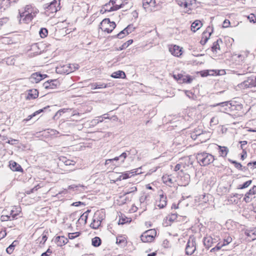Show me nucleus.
Instances as JSON below:
<instances>
[{
	"label": "nucleus",
	"mask_w": 256,
	"mask_h": 256,
	"mask_svg": "<svg viewBox=\"0 0 256 256\" xmlns=\"http://www.w3.org/2000/svg\"><path fill=\"white\" fill-rule=\"evenodd\" d=\"M78 68V65L76 64H60L56 68V72L60 74H68L75 71Z\"/></svg>",
	"instance_id": "nucleus-1"
},
{
	"label": "nucleus",
	"mask_w": 256,
	"mask_h": 256,
	"mask_svg": "<svg viewBox=\"0 0 256 256\" xmlns=\"http://www.w3.org/2000/svg\"><path fill=\"white\" fill-rule=\"evenodd\" d=\"M45 14L48 16H52L60 10V0H54L48 5H45Z\"/></svg>",
	"instance_id": "nucleus-2"
},
{
	"label": "nucleus",
	"mask_w": 256,
	"mask_h": 256,
	"mask_svg": "<svg viewBox=\"0 0 256 256\" xmlns=\"http://www.w3.org/2000/svg\"><path fill=\"white\" fill-rule=\"evenodd\" d=\"M196 158L200 162V164L204 166L210 164L214 160L212 155L206 152L198 154Z\"/></svg>",
	"instance_id": "nucleus-3"
},
{
	"label": "nucleus",
	"mask_w": 256,
	"mask_h": 256,
	"mask_svg": "<svg viewBox=\"0 0 256 256\" xmlns=\"http://www.w3.org/2000/svg\"><path fill=\"white\" fill-rule=\"evenodd\" d=\"M124 2L122 0H110L104 6L105 11L112 12L122 7Z\"/></svg>",
	"instance_id": "nucleus-4"
},
{
	"label": "nucleus",
	"mask_w": 256,
	"mask_h": 256,
	"mask_svg": "<svg viewBox=\"0 0 256 256\" xmlns=\"http://www.w3.org/2000/svg\"><path fill=\"white\" fill-rule=\"evenodd\" d=\"M156 236L154 229H150L144 232L140 236V240L143 242H151Z\"/></svg>",
	"instance_id": "nucleus-5"
},
{
	"label": "nucleus",
	"mask_w": 256,
	"mask_h": 256,
	"mask_svg": "<svg viewBox=\"0 0 256 256\" xmlns=\"http://www.w3.org/2000/svg\"><path fill=\"white\" fill-rule=\"evenodd\" d=\"M116 26L115 22H111L109 18L104 19L100 24V28L108 34L111 32Z\"/></svg>",
	"instance_id": "nucleus-6"
},
{
	"label": "nucleus",
	"mask_w": 256,
	"mask_h": 256,
	"mask_svg": "<svg viewBox=\"0 0 256 256\" xmlns=\"http://www.w3.org/2000/svg\"><path fill=\"white\" fill-rule=\"evenodd\" d=\"M102 212H95L92 222L90 224V227L94 229L98 228L101 224L103 219Z\"/></svg>",
	"instance_id": "nucleus-7"
},
{
	"label": "nucleus",
	"mask_w": 256,
	"mask_h": 256,
	"mask_svg": "<svg viewBox=\"0 0 256 256\" xmlns=\"http://www.w3.org/2000/svg\"><path fill=\"white\" fill-rule=\"evenodd\" d=\"M168 51L173 56L177 58L180 57L183 54V48L176 44L169 46Z\"/></svg>",
	"instance_id": "nucleus-8"
},
{
	"label": "nucleus",
	"mask_w": 256,
	"mask_h": 256,
	"mask_svg": "<svg viewBox=\"0 0 256 256\" xmlns=\"http://www.w3.org/2000/svg\"><path fill=\"white\" fill-rule=\"evenodd\" d=\"M60 85V82L56 80H48L44 82L42 86L45 90H52L56 88Z\"/></svg>",
	"instance_id": "nucleus-9"
},
{
	"label": "nucleus",
	"mask_w": 256,
	"mask_h": 256,
	"mask_svg": "<svg viewBox=\"0 0 256 256\" xmlns=\"http://www.w3.org/2000/svg\"><path fill=\"white\" fill-rule=\"evenodd\" d=\"M244 200L246 202L256 201V186H254L246 194Z\"/></svg>",
	"instance_id": "nucleus-10"
},
{
	"label": "nucleus",
	"mask_w": 256,
	"mask_h": 256,
	"mask_svg": "<svg viewBox=\"0 0 256 256\" xmlns=\"http://www.w3.org/2000/svg\"><path fill=\"white\" fill-rule=\"evenodd\" d=\"M254 79L252 78H248L246 80L238 84L237 86L238 90H242L248 88L254 87Z\"/></svg>",
	"instance_id": "nucleus-11"
},
{
	"label": "nucleus",
	"mask_w": 256,
	"mask_h": 256,
	"mask_svg": "<svg viewBox=\"0 0 256 256\" xmlns=\"http://www.w3.org/2000/svg\"><path fill=\"white\" fill-rule=\"evenodd\" d=\"M32 10H28L25 9V11L20 14V22H21L22 21H23L26 23H28L31 21L34 18L32 16Z\"/></svg>",
	"instance_id": "nucleus-12"
},
{
	"label": "nucleus",
	"mask_w": 256,
	"mask_h": 256,
	"mask_svg": "<svg viewBox=\"0 0 256 256\" xmlns=\"http://www.w3.org/2000/svg\"><path fill=\"white\" fill-rule=\"evenodd\" d=\"M143 7L146 12H152L156 7L155 0H143Z\"/></svg>",
	"instance_id": "nucleus-13"
},
{
	"label": "nucleus",
	"mask_w": 256,
	"mask_h": 256,
	"mask_svg": "<svg viewBox=\"0 0 256 256\" xmlns=\"http://www.w3.org/2000/svg\"><path fill=\"white\" fill-rule=\"evenodd\" d=\"M196 250L195 241L194 238H190L188 242L186 252L188 255L192 254Z\"/></svg>",
	"instance_id": "nucleus-14"
},
{
	"label": "nucleus",
	"mask_w": 256,
	"mask_h": 256,
	"mask_svg": "<svg viewBox=\"0 0 256 256\" xmlns=\"http://www.w3.org/2000/svg\"><path fill=\"white\" fill-rule=\"evenodd\" d=\"M177 3L186 12H189L191 10L192 4L188 0H178Z\"/></svg>",
	"instance_id": "nucleus-15"
},
{
	"label": "nucleus",
	"mask_w": 256,
	"mask_h": 256,
	"mask_svg": "<svg viewBox=\"0 0 256 256\" xmlns=\"http://www.w3.org/2000/svg\"><path fill=\"white\" fill-rule=\"evenodd\" d=\"M47 76H48L46 74H42L38 72H35L31 75L30 80L33 83H38Z\"/></svg>",
	"instance_id": "nucleus-16"
},
{
	"label": "nucleus",
	"mask_w": 256,
	"mask_h": 256,
	"mask_svg": "<svg viewBox=\"0 0 256 256\" xmlns=\"http://www.w3.org/2000/svg\"><path fill=\"white\" fill-rule=\"evenodd\" d=\"M162 180L164 184L170 186L174 184L176 181L174 178L172 174L164 175L162 177Z\"/></svg>",
	"instance_id": "nucleus-17"
},
{
	"label": "nucleus",
	"mask_w": 256,
	"mask_h": 256,
	"mask_svg": "<svg viewBox=\"0 0 256 256\" xmlns=\"http://www.w3.org/2000/svg\"><path fill=\"white\" fill-rule=\"evenodd\" d=\"M134 30V28L129 25L122 30L116 36L119 38H122L128 35V34L132 32Z\"/></svg>",
	"instance_id": "nucleus-18"
},
{
	"label": "nucleus",
	"mask_w": 256,
	"mask_h": 256,
	"mask_svg": "<svg viewBox=\"0 0 256 256\" xmlns=\"http://www.w3.org/2000/svg\"><path fill=\"white\" fill-rule=\"evenodd\" d=\"M218 106H220L222 108H223V109H220V111L225 112H226L228 111V109H230V108L231 104L230 103L228 102H225L212 105L211 106L216 107Z\"/></svg>",
	"instance_id": "nucleus-19"
},
{
	"label": "nucleus",
	"mask_w": 256,
	"mask_h": 256,
	"mask_svg": "<svg viewBox=\"0 0 256 256\" xmlns=\"http://www.w3.org/2000/svg\"><path fill=\"white\" fill-rule=\"evenodd\" d=\"M157 206L160 208H164L166 205V197L162 194H160L159 196V199L156 201Z\"/></svg>",
	"instance_id": "nucleus-20"
},
{
	"label": "nucleus",
	"mask_w": 256,
	"mask_h": 256,
	"mask_svg": "<svg viewBox=\"0 0 256 256\" xmlns=\"http://www.w3.org/2000/svg\"><path fill=\"white\" fill-rule=\"evenodd\" d=\"M55 243L58 246H62L68 242V240L64 236H58L54 240Z\"/></svg>",
	"instance_id": "nucleus-21"
},
{
	"label": "nucleus",
	"mask_w": 256,
	"mask_h": 256,
	"mask_svg": "<svg viewBox=\"0 0 256 256\" xmlns=\"http://www.w3.org/2000/svg\"><path fill=\"white\" fill-rule=\"evenodd\" d=\"M38 96V92L36 89H31L28 90L26 97V100H33L36 98Z\"/></svg>",
	"instance_id": "nucleus-22"
},
{
	"label": "nucleus",
	"mask_w": 256,
	"mask_h": 256,
	"mask_svg": "<svg viewBox=\"0 0 256 256\" xmlns=\"http://www.w3.org/2000/svg\"><path fill=\"white\" fill-rule=\"evenodd\" d=\"M10 167L14 172H22L21 166L14 161L11 160L10 162Z\"/></svg>",
	"instance_id": "nucleus-23"
},
{
	"label": "nucleus",
	"mask_w": 256,
	"mask_h": 256,
	"mask_svg": "<svg viewBox=\"0 0 256 256\" xmlns=\"http://www.w3.org/2000/svg\"><path fill=\"white\" fill-rule=\"evenodd\" d=\"M245 234L251 240H254L256 239V228H252L250 230H247L245 232Z\"/></svg>",
	"instance_id": "nucleus-24"
},
{
	"label": "nucleus",
	"mask_w": 256,
	"mask_h": 256,
	"mask_svg": "<svg viewBox=\"0 0 256 256\" xmlns=\"http://www.w3.org/2000/svg\"><path fill=\"white\" fill-rule=\"evenodd\" d=\"M222 43V40L220 39L218 40L216 42H214L213 46L212 48V52L215 54H218L220 50V44Z\"/></svg>",
	"instance_id": "nucleus-25"
},
{
	"label": "nucleus",
	"mask_w": 256,
	"mask_h": 256,
	"mask_svg": "<svg viewBox=\"0 0 256 256\" xmlns=\"http://www.w3.org/2000/svg\"><path fill=\"white\" fill-rule=\"evenodd\" d=\"M202 24L200 20H196L192 24L191 30L193 32H196V31L200 30L202 28Z\"/></svg>",
	"instance_id": "nucleus-26"
},
{
	"label": "nucleus",
	"mask_w": 256,
	"mask_h": 256,
	"mask_svg": "<svg viewBox=\"0 0 256 256\" xmlns=\"http://www.w3.org/2000/svg\"><path fill=\"white\" fill-rule=\"evenodd\" d=\"M90 86L91 89L94 90L96 89L105 88L108 86V84H106L102 82H96L90 84Z\"/></svg>",
	"instance_id": "nucleus-27"
},
{
	"label": "nucleus",
	"mask_w": 256,
	"mask_h": 256,
	"mask_svg": "<svg viewBox=\"0 0 256 256\" xmlns=\"http://www.w3.org/2000/svg\"><path fill=\"white\" fill-rule=\"evenodd\" d=\"M182 160L184 161V164H182L183 167L185 168H186L187 167H189L190 166H192L193 164V160L191 156H188L186 158H184L182 159Z\"/></svg>",
	"instance_id": "nucleus-28"
},
{
	"label": "nucleus",
	"mask_w": 256,
	"mask_h": 256,
	"mask_svg": "<svg viewBox=\"0 0 256 256\" xmlns=\"http://www.w3.org/2000/svg\"><path fill=\"white\" fill-rule=\"evenodd\" d=\"M110 76L114 78H126V76L124 72L122 70H118L112 73Z\"/></svg>",
	"instance_id": "nucleus-29"
},
{
	"label": "nucleus",
	"mask_w": 256,
	"mask_h": 256,
	"mask_svg": "<svg viewBox=\"0 0 256 256\" xmlns=\"http://www.w3.org/2000/svg\"><path fill=\"white\" fill-rule=\"evenodd\" d=\"M214 240L210 236H206L204 239V244L208 248H210L212 246L214 242Z\"/></svg>",
	"instance_id": "nucleus-30"
},
{
	"label": "nucleus",
	"mask_w": 256,
	"mask_h": 256,
	"mask_svg": "<svg viewBox=\"0 0 256 256\" xmlns=\"http://www.w3.org/2000/svg\"><path fill=\"white\" fill-rule=\"evenodd\" d=\"M220 150V154L221 156L226 157L229 152V150L226 146H218Z\"/></svg>",
	"instance_id": "nucleus-31"
},
{
	"label": "nucleus",
	"mask_w": 256,
	"mask_h": 256,
	"mask_svg": "<svg viewBox=\"0 0 256 256\" xmlns=\"http://www.w3.org/2000/svg\"><path fill=\"white\" fill-rule=\"evenodd\" d=\"M59 160L66 166H74L76 164L74 161L66 159V158L64 156L60 157Z\"/></svg>",
	"instance_id": "nucleus-32"
},
{
	"label": "nucleus",
	"mask_w": 256,
	"mask_h": 256,
	"mask_svg": "<svg viewBox=\"0 0 256 256\" xmlns=\"http://www.w3.org/2000/svg\"><path fill=\"white\" fill-rule=\"evenodd\" d=\"M116 243L121 246H124L126 244V240L125 237L118 236L116 238Z\"/></svg>",
	"instance_id": "nucleus-33"
},
{
	"label": "nucleus",
	"mask_w": 256,
	"mask_h": 256,
	"mask_svg": "<svg viewBox=\"0 0 256 256\" xmlns=\"http://www.w3.org/2000/svg\"><path fill=\"white\" fill-rule=\"evenodd\" d=\"M211 34L212 32H208V33L206 32H204L200 42L203 44H205L210 38Z\"/></svg>",
	"instance_id": "nucleus-34"
},
{
	"label": "nucleus",
	"mask_w": 256,
	"mask_h": 256,
	"mask_svg": "<svg viewBox=\"0 0 256 256\" xmlns=\"http://www.w3.org/2000/svg\"><path fill=\"white\" fill-rule=\"evenodd\" d=\"M101 244V240L98 236H96L92 240V244L94 247H98Z\"/></svg>",
	"instance_id": "nucleus-35"
},
{
	"label": "nucleus",
	"mask_w": 256,
	"mask_h": 256,
	"mask_svg": "<svg viewBox=\"0 0 256 256\" xmlns=\"http://www.w3.org/2000/svg\"><path fill=\"white\" fill-rule=\"evenodd\" d=\"M192 81V78L189 75L184 76L182 74V78L180 83H188L190 84Z\"/></svg>",
	"instance_id": "nucleus-36"
},
{
	"label": "nucleus",
	"mask_w": 256,
	"mask_h": 256,
	"mask_svg": "<svg viewBox=\"0 0 256 256\" xmlns=\"http://www.w3.org/2000/svg\"><path fill=\"white\" fill-rule=\"evenodd\" d=\"M10 0H0V6L4 10L10 6Z\"/></svg>",
	"instance_id": "nucleus-37"
},
{
	"label": "nucleus",
	"mask_w": 256,
	"mask_h": 256,
	"mask_svg": "<svg viewBox=\"0 0 256 256\" xmlns=\"http://www.w3.org/2000/svg\"><path fill=\"white\" fill-rule=\"evenodd\" d=\"M25 9L27 10H32V14L33 17L35 16L36 14L38 12V10L37 8H33L32 6L30 5L26 6L25 7Z\"/></svg>",
	"instance_id": "nucleus-38"
},
{
	"label": "nucleus",
	"mask_w": 256,
	"mask_h": 256,
	"mask_svg": "<svg viewBox=\"0 0 256 256\" xmlns=\"http://www.w3.org/2000/svg\"><path fill=\"white\" fill-rule=\"evenodd\" d=\"M214 70H205L201 71L200 73L202 77H206L208 76H214V74H210V72H214Z\"/></svg>",
	"instance_id": "nucleus-39"
},
{
	"label": "nucleus",
	"mask_w": 256,
	"mask_h": 256,
	"mask_svg": "<svg viewBox=\"0 0 256 256\" xmlns=\"http://www.w3.org/2000/svg\"><path fill=\"white\" fill-rule=\"evenodd\" d=\"M141 168H142V167H140L138 168L133 169V170H131L128 171L130 176H134L136 174H142V172H138V170H141Z\"/></svg>",
	"instance_id": "nucleus-40"
},
{
	"label": "nucleus",
	"mask_w": 256,
	"mask_h": 256,
	"mask_svg": "<svg viewBox=\"0 0 256 256\" xmlns=\"http://www.w3.org/2000/svg\"><path fill=\"white\" fill-rule=\"evenodd\" d=\"M190 175L188 174H185L184 176L183 179H182V180H184L183 184L184 186L188 185L190 182Z\"/></svg>",
	"instance_id": "nucleus-41"
},
{
	"label": "nucleus",
	"mask_w": 256,
	"mask_h": 256,
	"mask_svg": "<svg viewBox=\"0 0 256 256\" xmlns=\"http://www.w3.org/2000/svg\"><path fill=\"white\" fill-rule=\"evenodd\" d=\"M131 176L130 174V172L128 171L126 172H124L122 173L119 176V178L120 180H126L127 178H130Z\"/></svg>",
	"instance_id": "nucleus-42"
},
{
	"label": "nucleus",
	"mask_w": 256,
	"mask_h": 256,
	"mask_svg": "<svg viewBox=\"0 0 256 256\" xmlns=\"http://www.w3.org/2000/svg\"><path fill=\"white\" fill-rule=\"evenodd\" d=\"M40 36L42 38H46L48 34V30L45 28H42L39 32Z\"/></svg>",
	"instance_id": "nucleus-43"
},
{
	"label": "nucleus",
	"mask_w": 256,
	"mask_h": 256,
	"mask_svg": "<svg viewBox=\"0 0 256 256\" xmlns=\"http://www.w3.org/2000/svg\"><path fill=\"white\" fill-rule=\"evenodd\" d=\"M16 245L14 244V242H13L8 248L6 249V252L8 254H11L14 250Z\"/></svg>",
	"instance_id": "nucleus-44"
},
{
	"label": "nucleus",
	"mask_w": 256,
	"mask_h": 256,
	"mask_svg": "<svg viewBox=\"0 0 256 256\" xmlns=\"http://www.w3.org/2000/svg\"><path fill=\"white\" fill-rule=\"evenodd\" d=\"M248 18L250 22H256V15L254 14H250L248 16Z\"/></svg>",
	"instance_id": "nucleus-45"
},
{
	"label": "nucleus",
	"mask_w": 256,
	"mask_h": 256,
	"mask_svg": "<svg viewBox=\"0 0 256 256\" xmlns=\"http://www.w3.org/2000/svg\"><path fill=\"white\" fill-rule=\"evenodd\" d=\"M68 110V109L64 108L58 110L54 116V118H55L56 117L59 118L62 115V113L66 112Z\"/></svg>",
	"instance_id": "nucleus-46"
},
{
	"label": "nucleus",
	"mask_w": 256,
	"mask_h": 256,
	"mask_svg": "<svg viewBox=\"0 0 256 256\" xmlns=\"http://www.w3.org/2000/svg\"><path fill=\"white\" fill-rule=\"evenodd\" d=\"M80 234V232H72V233H69L68 236V238L70 240H73L76 238L78 237Z\"/></svg>",
	"instance_id": "nucleus-47"
},
{
	"label": "nucleus",
	"mask_w": 256,
	"mask_h": 256,
	"mask_svg": "<svg viewBox=\"0 0 256 256\" xmlns=\"http://www.w3.org/2000/svg\"><path fill=\"white\" fill-rule=\"evenodd\" d=\"M232 240V238L230 236H228L226 238L224 239V243L222 244L224 246H226L230 244Z\"/></svg>",
	"instance_id": "nucleus-48"
},
{
	"label": "nucleus",
	"mask_w": 256,
	"mask_h": 256,
	"mask_svg": "<svg viewBox=\"0 0 256 256\" xmlns=\"http://www.w3.org/2000/svg\"><path fill=\"white\" fill-rule=\"evenodd\" d=\"M224 246L222 244L218 243L215 247L211 249V252H214L219 250L222 248Z\"/></svg>",
	"instance_id": "nucleus-49"
},
{
	"label": "nucleus",
	"mask_w": 256,
	"mask_h": 256,
	"mask_svg": "<svg viewBox=\"0 0 256 256\" xmlns=\"http://www.w3.org/2000/svg\"><path fill=\"white\" fill-rule=\"evenodd\" d=\"M177 217L176 214H172L166 217V220H168L170 222H172Z\"/></svg>",
	"instance_id": "nucleus-50"
},
{
	"label": "nucleus",
	"mask_w": 256,
	"mask_h": 256,
	"mask_svg": "<svg viewBox=\"0 0 256 256\" xmlns=\"http://www.w3.org/2000/svg\"><path fill=\"white\" fill-rule=\"evenodd\" d=\"M214 76H222L226 74L225 70H214Z\"/></svg>",
	"instance_id": "nucleus-51"
},
{
	"label": "nucleus",
	"mask_w": 256,
	"mask_h": 256,
	"mask_svg": "<svg viewBox=\"0 0 256 256\" xmlns=\"http://www.w3.org/2000/svg\"><path fill=\"white\" fill-rule=\"evenodd\" d=\"M211 125H216L218 124V120L216 116L212 117L210 122Z\"/></svg>",
	"instance_id": "nucleus-52"
},
{
	"label": "nucleus",
	"mask_w": 256,
	"mask_h": 256,
	"mask_svg": "<svg viewBox=\"0 0 256 256\" xmlns=\"http://www.w3.org/2000/svg\"><path fill=\"white\" fill-rule=\"evenodd\" d=\"M10 216H8V215H2L1 216H0V220L2 222H6V221H8L10 220Z\"/></svg>",
	"instance_id": "nucleus-53"
},
{
	"label": "nucleus",
	"mask_w": 256,
	"mask_h": 256,
	"mask_svg": "<svg viewBox=\"0 0 256 256\" xmlns=\"http://www.w3.org/2000/svg\"><path fill=\"white\" fill-rule=\"evenodd\" d=\"M252 183V180H248L246 182L240 187V188L241 189H242V188H248Z\"/></svg>",
	"instance_id": "nucleus-54"
},
{
	"label": "nucleus",
	"mask_w": 256,
	"mask_h": 256,
	"mask_svg": "<svg viewBox=\"0 0 256 256\" xmlns=\"http://www.w3.org/2000/svg\"><path fill=\"white\" fill-rule=\"evenodd\" d=\"M173 77L176 80L180 83L181 79L182 78V74H174Z\"/></svg>",
	"instance_id": "nucleus-55"
},
{
	"label": "nucleus",
	"mask_w": 256,
	"mask_h": 256,
	"mask_svg": "<svg viewBox=\"0 0 256 256\" xmlns=\"http://www.w3.org/2000/svg\"><path fill=\"white\" fill-rule=\"evenodd\" d=\"M230 22L229 20H225L223 22L222 26L224 28H228L230 26Z\"/></svg>",
	"instance_id": "nucleus-56"
},
{
	"label": "nucleus",
	"mask_w": 256,
	"mask_h": 256,
	"mask_svg": "<svg viewBox=\"0 0 256 256\" xmlns=\"http://www.w3.org/2000/svg\"><path fill=\"white\" fill-rule=\"evenodd\" d=\"M79 187H82L84 189V188H85V186H84L80 185V184H78V185H74V184L70 185V186H68V188L69 189H74L75 188H79Z\"/></svg>",
	"instance_id": "nucleus-57"
},
{
	"label": "nucleus",
	"mask_w": 256,
	"mask_h": 256,
	"mask_svg": "<svg viewBox=\"0 0 256 256\" xmlns=\"http://www.w3.org/2000/svg\"><path fill=\"white\" fill-rule=\"evenodd\" d=\"M46 240H47L46 235V234L44 233L42 234V240L40 241V242L42 243V244H44V242H46Z\"/></svg>",
	"instance_id": "nucleus-58"
},
{
	"label": "nucleus",
	"mask_w": 256,
	"mask_h": 256,
	"mask_svg": "<svg viewBox=\"0 0 256 256\" xmlns=\"http://www.w3.org/2000/svg\"><path fill=\"white\" fill-rule=\"evenodd\" d=\"M127 156V154L126 152L122 153L119 156L120 158H122V162H124V160Z\"/></svg>",
	"instance_id": "nucleus-59"
},
{
	"label": "nucleus",
	"mask_w": 256,
	"mask_h": 256,
	"mask_svg": "<svg viewBox=\"0 0 256 256\" xmlns=\"http://www.w3.org/2000/svg\"><path fill=\"white\" fill-rule=\"evenodd\" d=\"M137 190V188L136 186L132 187L130 190L127 191L125 192V194H128L130 192H135Z\"/></svg>",
	"instance_id": "nucleus-60"
},
{
	"label": "nucleus",
	"mask_w": 256,
	"mask_h": 256,
	"mask_svg": "<svg viewBox=\"0 0 256 256\" xmlns=\"http://www.w3.org/2000/svg\"><path fill=\"white\" fill-rule=\"evenodd\" d=\"M102 121H103V118H102V119H100V120L98 118V119H94V120H92V122L94 124H96L100 122H102Z\"/></svg>",
	"instance_id": "nucleus-61"
},
{
	"label": "nucleus",
	"mask_w": 256,
	"mask_h": 256,
	"mask_svg": "<svg viewBox=\"0 0 256 256\" xmlns=\"http://www.w3.org/2000/svg\"><path fill=\"white\" fill-rule=\"evenodd\" d=\"M232 162L234 164V166L238 169H240L242 167V164L240 163L237 162L235 161H233Z\"/></svg>",
	"instance_id": "nucleus-62"
},
{
	"label": "nucleus",
	"mask_w": 256,
	"mask_h": 256,
	"mask_svg": "<svg viewBox=\"0 0 256 256\" xmlns=\"http://www.w3.org/2000/svg\"><path fill=\"white\" fill-rule=\"evenodd\" d=\"M6 235V232L5 230L0 232V240L4 238Z\"/></svg>",
	"instance_id": "nucleus-63"
},
{
	"label": "nucleus",
	"mask_w": 256,
	"mask_h": 256,
	"mask_svg": "<svg viewBox=\"0 0 256 256\" xmlns=\"http://www.w3.org/2000/svg\"><path fill=\"white\" fill-rule=\"evenodd\" d=\"M51 254L52 251H50V249H48L46 252L42 253L41 256H49V255Z\"/></svg>",
	"instance_id": "nucleus-64"
}]
</instances>
